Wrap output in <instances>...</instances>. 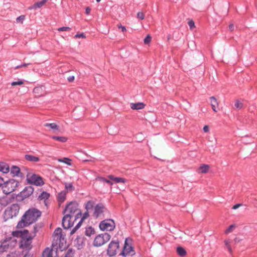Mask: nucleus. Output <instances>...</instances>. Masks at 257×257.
<instances>
[{"instance_id":"nucleus-1","label":"nucleus","mask_w":257,"mask_h":257,"mask_svg":"<svg viewBox=\"0 0 257 257\" xmlns=\"http://www.w3.org/2000/svg\"><path fill=\"white\" fill-rule=\"evenodd\" d=\"M65 214L63 218V223H65L66 220L70 217H74L75 219L81 216V211L78 208V205L76 202L69 203L66 207L64 211Z\"/></svg>"},{"instance_id":"nucleus-2","label":"nucleus","mask_w":257,"mask_h":257,"mask_svg":"<svg viewBox=\"0 0 257 257\" xmlns=\"http://www.w3.org/2000/svg\"><path fill=\"white\" fill-rule=\"evenodd\" d=\"M41 215V212L39 210L32 208L28 210L23 216L26 219L27 223L31 224L36 221Z\"/></svg>"},{"instance_id":"nucleus-3","label":"nucleus","mask_w":257,"mask_h":257,"mask_svg":"<svg viewBox=\"0 0 257 257\" xmlns=\"http://www.w3.org/2000/svg\"><path fill=\"white\" fill-rule=\"evenodd\" d=\"M109 214L108 210L102 204H98L94 207L93 216L96 219H102L108 217Z\"/></svg>"},{"instance_id":"nucleus-4","label":"nucleus","mask_w":257,"mask_h":257,"mask_svg":"<svg viewBox=\"0 0 257 257\" xmlns=\"http://www.w3.org/2000/svg\"><path fill=\"white\" fill-rule=\"evenodd\" d=\"M52 245L53 246L58 244L60 246V244H63L64 241H65V234L63 233L62 229L60 228H57L54 231L53 236Z\"/></svg>"},{"instance_id":"nucleus-5","label":"nucleus","mask_w":257,"mask_h":257,"mask_svg":"<svg viewBox=\"0 0 257 257\" xmlns=\"http://www.w3.org/2000/svg\"><path fill=\"white\" fill-rule=\"evenodd\" d=\"M111 238V235L107 233L99 234L94 239L93 245L96 247H100L107 243Z\"/></svg>"},{"instance_id":"nucleus-6","label":"nucleus","mask_w":257,"mask_h":257,"mask_svg":"<svg viewBox=\"0 0 257 257\" xmlns=\"http://www.w3.org/2000/svg\"><path fill=\"white\" fill-rule=\"evenodd\" d=\"M4 183V186L2 188L3 191L6 195L14 192L19 184L18 181L14 179H10Z\"/></svg>"},{"instance_id":"nucleus-7","label":"nucleus","mask_w":257,"mask_h":257,"mask_svg":"<svg viewBox=\"0 0 257 257\" xmlns=\"http://www.w3.org/2000/svg\"><path fill=\"white\" fill-rule=\"evenodd\" d=\"M19 209V206L17 204H12L10 207H8L4 212V217L5 220L16 217L18 214Z\"/></svg>"},{"instance_id":"nucleus-8","label":"nucleus","mask_w":257,"mask_h":257,"mask_svg":"<svg viewBox=\"0 0 257 257\" xmlns=\"http://www.w3.org/2000/svg\"><path fill=\"white\" fill-rule=\"evenodd\" d=\"M27 180L29 184L36 186H42L44 184L41 177L32 172H29L27 174Z\"/></svg>"},{"instance_id":"nucleus-9","label":"nucleus","mask_w":257,"mask_h":257,"mask_svg":"<svg viewBox=\"0 0 257 257\" xmlns=\"http://www.w3.org/2000/svg\"><path fill=\"white\" fill-rule=\"evenodd\" d=\"M33 237L34 236H32L28 231L21 239L20 247L26 250H30L32 247V241Z\"/></svg>"},{"instance_id":"nucleus-10","label":"nucleus","mask_w":257,"mask_h":257,"mask_svg":"<svg viewBox=\"0 0 257 257\" xmlns=\"http://www.w3.org/2000/svg\"><path fill=\"white\" fill-rule=\"evenodd\" d=\"M115 223L112 219H105L99 223V228L102 231H111L115 228Z\"/></svg>"},{"instance_id":"nucleus-11","label":"nucleus","mask_w":257,"mask_h":257,"mask_svg":"<svg viewBox=\"0 0 257 257\" xmlns=\"http://www.w3.org/2000/svg\"><path fill=\"white\" fill-rule=\"evenodd\" d=\"M17 243L16 240L10 238L4 240L0 246L1 251H5L9 249L12 248Z\"/></svg>"},{"instance_id":"nucleus-12","label":"nucleus","mask_w":257,"mask_h":257,"mask_svg":"<svg viewBox=\"0 0 257 257\" xmlns=\"http://www.w3.org/2000/svg\"><path fill=\"white\" fill-rule=\"evenodd\" d=\"M131 240L126 238L125 240L124 245L122 254L124 256L133 255L135 254V251L131 244Z\"/></svg>"},{"instance_id":"nucleus-13","label":"nucleus","mask_w":257,"mask_h":257,"mask_svg":"<svg viewBox=\"0 0 257 257\" xmlns=\"http://www.w3.org/2000/svg\"><path fill=\"white\" fill-rule=\"evenodd\" d=\"M119 248V242L117 240H112L108 245L107 250V254L110 256L115 255Z\"/></svg>"},{"instance_id":"nucleus-14","label":"nucleus","mask_w":257,"mask_h":257,"mask_svg":"<svg viewBox=\"0 0 257 257\" xmlns=\"http://www.w3.org/2000/svg\"><path fill=\"white\" fill-rule=\"evenodd\" d=\"M210 104L214 112H217V108L218 107V102L217 99L214 97L211 96L210 97Z\"/></svg>"},{"instance_id":"nucleus-15","label":"nucleus","mask_w":257,"mask_h":257,"mask_svg":"<svg viewBox=\"0 0 257 257\" xmlns=\"http://www.w3.org/2000/svg\"><path fill=\"white\" fill-rule=\"evenodd\" d=\"M10 171L9 165L5 162H0V172L4 174H7Z\"/></svg>"},{"instance_id":"nucleus-16","label":"nucleus","mask_w":257,"mask_h":257,"mask_svg":"<svg viewBox=\"0 0 257 257\" xmlns=\"http://www.w3.org/2000/svg\"><path fill=\"white\" fill-rule=\"evenodd\" d=\"M209 168L210 166L208 165L202 164L198 168L196 171L198 173L206 174L208 172Z\"/></svg>"},{"instance_id":"nucleus-17","label":"nucleus","mask_w":257,"mask_h":257,"mask_svg":"<svg viewBox=\"0 0 257 257\" xmlns=\"http://www.w3.org/2000/svg\"><path fill=\"white\" fill-rule=\"evenodd\" d=\"M11 174L12 176H21V173L20 172V169L19 167L16 166H13L11 168Z\"/></svg>"},{"instance_id":"nucleus-18","label":"nucleus","mask_w":257,"mask_h":257,"mask_svg":"<svg viewBox=\"0 0 257 257\" xmlns=\"http://www.w3.org/2000/svg\"><path fill=\"white\" fill-rule=\"evenodd\" d=\"M11 199L6 194L2 197H0V204L3 206H6L8 204L11 203Z\"/></svg>"},{"instance_id":"nucleus-19","label":"nucleus","mask_w":257,"mask_h":257,"mask_svg":"<svg viewBox=\"0 0 257 257\" xmlns=\"http://www.w3.org/2000/svg\"><path fill=\"white\" fill-rule=\"evenodd\" d=\"M50 197V194L46 192H43L38 197V200L43 201L45 205H47V200Z\"/></svg>"},{"instance_id":"nucleus-20","label":"nucleus","mask_w":257,"mask_h":257,"mask_svg":"<svg viewBox=\"0 0 257 257\" xmlns=\"http://www.w3.org/2000/svg\"><path fill=\"white\" fill-rule=\"evenodd\" d=\"M34 191V189L31 186H28L25 188L22 191V195L25 197H28L30 196Z\"/></svg>"},{"instance_id":"nucleus-21","label":"nucleus","mask_w":257,"mask_h":257,"mask_svg":"<svg viewBox=\"0 0 257 257\" xmlns=\"http://www.w3.org/2000/svg\"><path fill=\"white\" fill-rule=\"evenodd\" d=\"M108 178L111 180L114 181L115 183H124L126 182V179L121 177H115L113 175H109Z\"/></svg>"},{"instance_id":"nucleus-22","label":"nucleus","mask_w":257,"mask_h":257,"mask_svg":"<svg viewBox=\"0 0 257 257\" xmlns=\"http://www.w3.org/2000/svg\"><path fill=\"white\" fill-rule=\"evenodd\" d=\"M28 231L26 229L24 230L23 231H13L12 234L13 236L16 237H20L21 239L25 236L27 233Z\"/></svg>"},{"instance_id":"nucleus-23","label":"nucleus","mask_w":257,"mask_h":257,"mask_svg":"<svg viewBox=\"0 0 257 257\" xmlns=\"http://www.w3.org/2000/svg\"><path fill=\"white\" fill-rule=\"evenodd\" d=\"M145 105L143 103L139 102L137 103H132L131 107L133 109H141L144 108Z\"/></svg>"},{"instance_id":"nucleus-24","label":"nucleus","mask_w":257,"mask_h":257,"mask_svg":"<svg viewBox=\"0 0 257 257\" xmlns=\"http://www.w3.org/2000/svg\"><path fill=\"white\" fill-rule=\"evenodd\" d=\"M30 224L27 223L26 219L24 218V216H23L21 220L18 222L17 227L18 228H21Z\"/></svg>"},{"instance_id":"nucleus-25","label":"nucleus","mask_w":257,"mask_h":257,"mask_svg":"<svg viewBox=\"0 0 257 257\" xmlns=\"http://www.w3.org/2000/svg\"><path fill=\"white\" fill-rule=\"evenodd\" d=\"M66 193V191H63L58 194V200L60 203H62L65 200Z\"/></svg>"},{"instance_id":"nucleus-26","label":"nucleus","mask_w":257,"mask_h":257,"mask_svg":"<svg viewBox=\"0 0 257 257\" xmlns=\"http://www.w3.org/2000/svg\"><path fill=\"white\" fill-rule=\"evenodd\" d=\"M25 158L27 160L31 162H37L39 161V158L38 157L30 155H25Z\"/></svg>"},{"instance_id":"nucleus-27","label":"nucleus","mask_w":257,"mask_h":257,"mask_svg":"<svg viewBox=\"0 0 257 257\" xmlns=\"http://www.w3.org/2000/svg\"><path fill=\"white\" fill-rule=\"evenodd\" d=\"M176 251L178 254L182 257L185 256L186 255V250L182 247H177Z\"/></svg>"},{"instance_id":"nucleus-28","label":"nucleus","mask_w":257,"mask_h":257,"mask_svg":"<svg viewBox=\"0 0 257 257\" xmlns=\"http://www.w3.org/2000/svg\"><path fill=\"white\" fill-rule=\"evenodd\" d=\"M95 233V229L91 226L86 228L85 230V234L86 236H91V235L94 234Z\"/></svg>"},{"instance_id":"nucleus-29","label":"nucleus","mask_w":257,"mask_h":257,"mask_svg":"<svg viewBox=\"0 0 257 257\" xmlns=\"http://www.w3.org/2000/svg\"><path fill=\"white\" fill-rule=\"evenodd\" d=\"M73 217H69V219H67L66 220L65 223L64 224H63L62 223L63 226L64 227V228H65V229L69 228V227H71L73 225V223H71V219Z\"/></svg>"},{"instance_id":"nucleus-30","label":"nucleus","mask_w":257,"mask_h":257,"mask_svg":"<svg viewBox=\"0 0 257 257\" xmlns=\"http://www.w3.org/2000/svg\"><path fill=\"white\" fill-rule=\"evenodd\" d=\"M48 0H42V1L36 3L33 6L32 8L37 9L40 8L43 6Z\"/></svg>"},{"instance_id":"nucleus-31","label":"nucleus","mask_w":257,"mask_h":257,"mask_svg":"<svg viewBox=\"0 0 257 257\" xmlns=\"http://www.w3.org/2000/svg\"><path fill=\"white\" fill-rule=\"evenodd\" d=\"M45 127H50L53 130L58 131L59 130V126L55 123H47L44 124Z\"/></svg>"},{"instance_id":"nucleus-32","label":"nucleus","mask_w":257,"mask_h":257,"mask_svg":"<svg viewBox=\"0 0 257 257\" xmlns=\"http://www.w3.org/2000/svg\"><path fill=\"white\" fill-rule=\"evenodd\" d=\"M52 139L55 140H56L57 141L64 143L66 142L67 141V138L65 137H62V136H52Z\"/></svg>"},{"instance_id":"nucleus-33","label":"nucleus","mask_w":257,"mask_h":257,"mask_svg":"<svg viewBox=\"0 0 257 257\" xmlns=\"http://www.w3.org/2000/svg\"><path fill=\"white\" fill-rule=\"evenodd\" d=\"M42 87H36L33 89V92L34 93L38 94V96L40 95H42Z\"/></svg>"},{"instance_id":"nucleus-34","label":"nucleus","mask_w":257,"mask_h":257,"mask_svg":"<svg viewBox=\"0 0 257 257\" xmlns=\"http://www.w3.org/2000/svg\"><path fill=\"white\" fill-rule=\"evenodd\" d=\"M58 162L64 163L69 166L71 165V160L68 158H64L63 159H58Z\"/></svg>"},{"instance_id":"nucleus-35","label":"nucleus","mask_w":257,"mask_h":257,"mask_svg":"<svg viewBox=\"0 0 257 257\" xmlns=\"http://www.w3.org/2000/svg\"><path fill=\"white\" fill-rule=\"evenodd\" d=\"M96 180L100 182H101V183H104V182L107 183V184H109L110 185H112L113 184L112 182L111 181H110V180H107L103 177H98L96 179Z\"/></svg>"},{"instance_id":"nucleus-36","label":"nucleus","mask_w":257,"mask_h":257,"mask_svg":"<svg viewBox=\"0 0 257 257\" xmlns=\"http://www.w3.org/2000/svg\"><path fill=\"white\" fill-rule=\"evenodd\" d=\"M236 226L235 224H232L230 225L225 231L224 233L226 234H228L229 233L232 232L233 230L236 228Z\"/></svg>"},{"instance_id":"nucleus-37","label":"nucleus","mask_w":257,"mask_h":257,"mask_svg":"<svg viewBox=\"0 0 257 257\" xmlns=\"http://www.w3.org/2000/svg\"><path fill=\"white\" fill-rule=\"evenodd\" d=\"M224 244L227 247L228 251L231 253L232 252V249L230 246V241L228 239H225L224 241Z\"/></svg>"},{"instance_id":"nucleus-38","label":"nucleus","mask_w":257,"mask_h":257,"mask_svg":"<svg viewBox=\"0 0 257 257\" xmlns=\"http://www.w3.org/2000/svg\"><path fill=\"white\" fill-rule=\"evenodd\" d=\"M65 189L67 191H72L74 190V187L72 183H66L65 185Z\"/></svg>"},{"instance_id":"nucleus-39","label":"nucleus","mask_w":257,"mask_h":257,"mask_svg":"<svg viewBox=\"0 0 257 257\" xmlns=\"http://www.w3.org/2000/svg\"><path fill=\"white\" fill-rule=\"evenodd\" d=\"M42 257H52V252L49 249H46L44 251Z\"/></svg>"},{"instance_id":"nucleus-40","label":"nucleus","mask_w":257,"mask_h":257,"mask_svg":"<svg viewBox=\"0 0 257 257\" xmlns=\"http://www.w3.org/2000/svg\"><path fill=\"white\" fill-rule=\"evenodd\" d=\"M243 104L242 103L236 100L234 103L235 108L237 109H240L242 107Z\"/></svg>"},{"instance_id":"nucleus-41","label":"nucleus","mask_w":257,"mask_h":257,"mask_svg":"<svg viewBox=\"0 0 257 257\" xmlns=\"http://www.w3.org/2000/svg\"><path fill=\"white\" fill-rule=\"evenodd\" d=\"M93 206V202L91 201H88L85 204V208L87 210L91 209Z\"/></svg>"},{"instance_id":"nucleus-42","label":"nucleus","mask_w":257,"mask_h":257,"mask_svg":"<svg viewBox=\"0 0 257 257\" xmlns=\"http://www.w3.org/2000/svg\"><path fill=\"white\" fill-rule=\"evenodd\" d=\"M24 82L23 80H19L17 81L13 82L11 83V85L13 86H15L16 85H23L24 84Z\"/></svg>"},{"instance_id":"nucleus-43","label":"nucleus","mask_w":257,"mask_h":257,"mask_svg":"<svg viewBox=\"0 0 257 257\" xmlns=\"http://www.w3.org/2000/svg\"><path fill=\"white\" fill-rule=\"evenodd\" d=\"M25 19V16L24 15H21L17 18L16 21L18 23L22 24Z\"/></svg>"},{"instance_id":"nucleus-44","label":"nucleus","mask_w":257,"mask_h":257,"mask_svg":"<svg viewBox=\"0 0 257 257\" xmlns=\"http://www.w3.org/2000/svg\"><path fill=\"white\" fill-rule=\"evenodd\" d=\"M152 37L150 35H148L144 39V43L146 44H149L151 41Z\"/></svg>"},{"instance_id":"nucleus-45","label":"nucleus","mask_w":257,"mask_h":257,"mask_svg":"<svg viewBox=\"0 0 257 257\" xmlns=\"http://www.w3.org/2000/svg\"><path fill=\"white\" fill-rule=\"evenodd\" d=\"M80 222H79L75 227H74L72 229V230L70 232V234L71 235H72L74 233H75V232L76 231V230L78 229V228L80 226Z\"/></svg>"},{"instance_id":"nucleus-46","label":"nucleus","mask_w":257,"mask_h":257,"mask_svg":"<svg viewBox=\"0 0 257 257\" xmlns=\"http://www.w3.org/2000/svg\"><path fill=\"white\" fill-rule=\"evenodd\" d=\"M71 30V28L70 27H63L59 28L58 29V31H69Z\"/></svg>"},{"instance_id":"nucleus-47","label":"nucleus","mask_w":257,"mask_h":257,"mask_svg":"<svg viewBox=\"0 0 257 257\" xmlns=\"http://www.w3.org/2000/svg\"><path fill=\"white\" fill-rule=\"evenodd\" d=\"M137 18L140 20H144L145 18V15L142 12H139L137 14Z\"/></svg>"},{"instance_id":"nucleus-48","label":"nucleus","mask_w":257,"mask_h":257,"mask_svg":"<svg viewBox=\"0 0 257 257\" xmlns=\"http://www.w3.org/2000/svg\"><path fill=\"white\" fill-rule=\"evenodd\" d=\"M75 38H85L86 36L84 33L77 34L74 36Z\"/></svg>"},{"instance_id":"nucleus-49","label":"nucleus","mask_w":257,"mask_h":257,"mask_svg":"<svg viewBox=\"0 0 257 257\" xmlns=\"http://www.w3.org/2000/svg\"><path fill=\"white\" fill-rule=\"evenodd\" d=\"M188 25H189V27H190V28L195 27V24L193 21H190L188 22Z\"/></svg>"},{"instance_id":"nucleus-50","label":"nucleus","mask_w":257,"mask_h":257,"mask_svg":"<svg viewBox=\"0 0 257 257\" xmlns=\"http://www.w3.org/2000/svg\"><path fill=\"white\" fill-rule=\"evenodd\" d=\"M117 27L119 29H120L122 32H125L126 31V28L121 25H118Z\"/></svg>"},{"instance_id":"nucleus-51","label":"nucleus","mask_w":257,"mask_h":257,"mask_svg":"<svg viewBox=\"0 0 257 257\" xmlns=\"http://www.w3.org/2000/svg\"><path fill=\"white\" fill-rule=\"evenodd\" d=\"M241 206H242L241 204H235V205H233L232 206V209L235 210V209H237L238 208H239Z\"/></svg>"},{"instance_id":"nucleus-52","label":"nucleus","mask_w":257,"mask_h":257,"mask_svg":"<svg viewBox=\"0 0 257 257\" xmlns=\"http://www.w3.org/2000/svg\"><path fill=\"white\" fill-rule=\"evenodd\" d=\"M67 80L69 82H72L74 80V76H70L67 78Z\"/></svg>"},{"instance_id":"nucleus-53","label":"nucleus","mask_w":257,"mask_h":257,"mask_svg":"<svg viewBox=\"0 0 257 257\" xmlns=\"http://www.w3.org/2000/svg\"><path fill=\"white\" fill-rule=\"evenodd\" d=\"M7 257H18L16 252H12L11 254H8Z\"/></svg>"},{"instance_id":"nucleus-54","label":"nucleus","mask_w":257,"mask_h":257,"mask_svg":"<svg viewBox=\"0 0 257 257\" xmlns=\"http://www.w3.org/2000/svg\"><path fill=\"white\" fill-rule=\"evenodd\" d=\"M203 131L205 132V133H207L209 132V127L208 125H205L204 127H203Z\"/></svg>"},{"instance_id":"nucleus-55","label":"nucleus","mask_w":257,"mask_h":257,"mask_svg":"<svg viewBox=\"0 0 257 257\" xmlns=\"http://www.w3.org/2000/svg\"><path fill=\"white\" fill-rule=\"evenodd\" d=\"M91 9L89 7H87L85 10V13L87 15H89L90 13Z\"/></svg>"},{"instance_id":"nucleus-56","label":"nucleus","mask_w":257,"mask_h":257,"mask_svg":"<svg viewBox=\"0 0 257 257\" xmlns=\"http://www.w3.org/2000/svg\"><path fill=\"white\" fill-rule=\"evenodd\" d=\"M4 183V178L3 177H0V187L2 186V185Z\"/></svg>"},{"instance_id":"nucleus-57","label":"nucleus","mask_w":257,"mask_h":257,"mask_svg":"<svg viewBox=\"0 0 257 257\" xmlns=\"http://www.w3.org/2000/svg\"><path fill=\"white\" fill-rule=\"evenodd\" d=\"M229 29L231 31H233L234 30V25L233 24H230L229 26Z\"/></svg>"},{"instance_id":"nucleus-58","label":"nucleus","mask_w":257,"mask_h":257,"mask_svg":"<svg viewBox=\"0 0 257 257\" xmlns=\"http://www.w3.org/2000/svg\"><path fill=\"white\" fill-rule=\"evenodd\" d=\"M23 257H32V255L28 252H26Z\"/></svg>"},{"instance_id":"nucleus-59","label":"nucleus","mask_w":257,"mask_h":257,"mask_svg":"<svg viewBox=\"0 0 257 257\" xmlns=\"http://www.w3.org/2000/svg\"><path fill=\"white\" fill-rule=\"evenodd\" d=\"M234 241L235 242H238L240 241V239L237 238H235L234 239Z\"/></svg>"},{"instance_id":"nucleus-60","label":"nucleus","mask_w":257,"mask_h":257,"mask_svg":"<svg viewBox=\"0 0 257 257\" xmlns=\"http://www.w3.org/2000/svg\"><path fill=\"white\" fill-rule=\"evenodd\" d=\"M30 64V63H27V64H24L23 65H21V66L22 67H27L28 65H29Z\"/></svg>"},{"instance_id":"nucleus-61","label":"nucleus","mask_w":257,"mask_h":257,"mask_svg":"<svg viewBox=\"0 0 257 257\" xmlns=\"http://www.w3.org/2000/svg\"><path fill=\"white\" fill-rule=\"evenodd\" d=\"M22 68L21 65H18V66H17L15 67V69H19V68Z\"/></svg>"},{"instance_id":"nucleus-62","label":"nucleus","mask_w":257,"mask_h":257,"mask_svg":"<svg viewBox=\"0 0 257 257\" xmlns=\"http://www.w3.org/2000/svg\"><path fill=\"white\" fill-rule=\"evenodd\" d=\"M88 215V213L87 212H86L84 214V216L83 217V218H85L86 216H87Z\"/></svg>"},{"instance_id":"nucleus-63","label":"nucleus","mask_w":257,"mask_h":257,"mask_svg":"<svg viewBox=\"0 0 257 257\" xmlns=\"http://www.w3.org/2000/svg\"><path fill=\"white\" fill-rule=\"evenodd\" d=\"M34 229H35V232H36V231H38L37 230H36V227H34Z\"/></svg>"},{"instance_id":"nucleus-64","label":"nucleus","mask_w":257,"mask_h":257,"mask_svg":"<svg viewBox=\"0 0 257 257\" xmlns=\"http://www.w3.org/2000/svg\"><path fill=\"white\" fill-rule=\"evenodd\" d=\"M97 2H99L101 0H96Z\"/></svg>"}]
</instances>
